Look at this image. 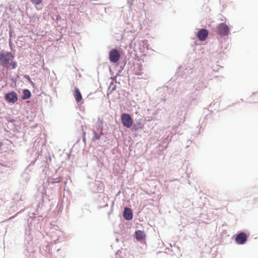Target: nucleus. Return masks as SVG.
Masks as SVG:
<instances>
[{
  "instance_id": "nucleus-1",
  "label": "nucleus",
  "mask_w": 258,
  "mask_h": 258,
  "mask_svg": "<svg viewBox=\"0 0 258 258\" xmlns=\"http://www.w3.org/2000/svg\"><path fill=\"white\" fill-rule=\"evenodd\" d=\"M14 55L11 52L4 50L0 51V66L10 69V61L14 59Z\"/></svg>"
},
{
  "instance_id": "nucleus-2",
  "label": "nucleus",
  "mask_w": 258,
  "mask_h": 258,
  "mask_svg": "<svg viewBox=\"0 0 258 258\" xmlns=\"http://www.w3.org/2000/svg\"><path fill=\"white\" fill-rule=\"evenodd\" d=\"M93 132V137L92 141L100 140L101 136L103 135V126L102 121H100L98 120V121H97Z\"/></svg>"
},
{
  "instance_id": "nucleus-3",
  "label": "nucleus",
  "mask_w": 258,
  "mask_h": 258,
  "mask_svg": "<svg viewBox=\"0 0 258 258\" xmlns=\"http://www.w3.org/2000/svg\"><path fill=\"white\" fill-rule=\"evenodd\" d=\"M89 188L93 193L102 192L103 190V184L98 180L91 181L89 183Z\"/></svg>"
},
{
  "instance_id": "nucleus-4",
  "label": "nucleus",
  "mask_w": 258,
  "mask_h": 258,
  "mask_svg": "<svg viewBox=\"0 0 258 258\" xmlns=\"http://www.w3.org/2000/svg\"><path fill=\"white\" fill-rule=\"evenodd\" d=\"M195 91L189 94L187 97L186 103L187 106L195 105L198 102L200 99V92L199 91Z\"/></svg>"
},
{
  "instance_id": "nucleus-5",
  "label": "nucleus",
  "mask_w": 258,
  "mask_h": 258,
  "mask_svg": "<svg viewBox=\"0 0 258 258\" xmlns=\"http://www.w3.org/2000/svg\"><path fill=\"white\" fill-rule=\"evenodd\" d=\"M217 33L222 36H228L230 34V28L225 23H221L216 27Z\"/></svg>"
},
{
  "instance_id": "nucleus-6",
  "label": "nucleus",
  "mask_w": 258,
  "mask_h": 258,
  "mask_svg": "<svg viewBox=\"0 0 258 258\" xmlns=\"http://www.w3.org/2000/svg\"><path fill=\"white\" fill-rule=\"evenodd\" d=\"M198 80V78H193L192 79V83H196L194 86V89H196V91H199L200 92L201 90L206 88L207 86V83L206 81L200 78L198 80V82H197Z\"/></svg>"
},
{
  "instance_id": "nucleus-7",
  "label": "nucleus",
  "mask_w": 258,
  "mask_h": 258,
  "mask_svg": "<svg viewBox=\"0 0 258 258\" xmlns=\"http://www.w3.org/2000/svg\"><path fill=\"white\" fill-rule=\"evenodd\" d=\"M121 121L123 126L130 128L133 124V119L131 115L127 113H123L120 117Z\"/></svg>"
},
{
  "instance_id": "nucleus-8",
  "label": "nucleus",
  "mask_w": 258,
  "mask_h": 258,
  "mask_svg": "<svg viewBox=\"0 0 258 258\" xmlns=\"http://www.w3.org/2000/svg\"><path fill=\"white\" fill-rule=\"evenodd\" d=\"M157 91H159L160 93H163L161 98V101L164 102H166L167 101L168 103L170 102L171 105H173L172 101L169 99V97L167 96L169 95V94H168V88L167 86H163L161 88H159L157 89Z\"/></svg>"
},
{
  "instance_id": "nucleus-9",
  "label": "nucleus",
  "mask_w": 258,
  "mask_h": 258,
  "mask_svg": "<svg viewBox=\"0 0 258 258\" xmlns=\"http://www.w3.org/2000/svg\"><path fill=\"white\" fill-rule=\"evenodd\" d=\"M5 100L9 103H15L18 100L17 94L14 91L7 93L4 97Z\"/></svg>"
},
{
  "instance_id": "nucleus-10",
  "label": "nucleus",
  "mask_w": 258,
  "mask_h": 258,
  "mask_svg": "<svg viewBox=\"0 0 258 258\" xmlns=\"http://www.w3.org/2000/svg\"><path fill=\"white\" fill-rule=\"evenodd\" d=\"M109 58L111 62L116 63L120 58V54L116 48L111 49L109 52Z\"/></svg>"
},
{
  "instance_id": "nucleus-11",
  "label": "nucleus",
  "mask_w": 258,
  "mask_h": 258,
  "mask_svg": "<svg viewBox=\"0 0 258 258\" xmlns=\"http://www.w3.org/2000/svg\"><path fill=\"white\" fill-rule=\"evenodd\" d=\"M247 235L243 232H240L235 236V241L238 244H243L247 240Z\"/></svg>"
},
{
  "instance_id": "nucleus-12",
  "label": "nucleus",
  "mask_w": 258,
  "mask_h": 258,
  "mask_svg": "<svg viewBox=\"0 0 258 258\" xmlns=\"http://www.w3.org/2000/svg\"><path fill=\"white\" fill-rule=\"evenodd\" d=\"M124 219L127 221H130L133 218V213L132 210L128 207H124L122 213Z\"/></svg>"
},
{
  "instance_id": "nucleus-13",
  "label": "nucleus",
  "mask_w": 258,
  "mask_h": 258,
  "mask_svg": "<svg viewBox=\"0 0 258 258\" xmlns=\"http://www.w3.org/2000/svg\"><path fill=\"white\" fill-rule=\"evenodd\" d=\"M192 69L189 67L186 68L182 71V77L186 80L187 81H189V79H190L192 76Z\"/></svg>"
},
{
  "instance_id": "nucleus-14",
  "label": "nucleus",
  "mask_w": 258,
  "mask_h": 258,
  "mask_svg": "<svg viewBox=\"0 0 258 258\" xmlns=\"http://www.w3.org/2000/svg\"><path fill=\"white\" fill-rule=\"evenodd\" d=\"M208 31L206 29H201L198 32L197 36L201 41H204L208 36Z\"/></svg>"
},
{
  "instance_id": "nucleus-15",
  "label": "nucleus",
  "mask_w": 258,
  "mask_h": 258,
  "mask_svg": "<svg viewBox=\"0 0 258 258\" xmlns=\"http://www.w3.org/2000/svg\"><path fill=\"white\" fill-rule=\"evenodd\" d=\"M135 235V238L138 241L142 242L146 239V234L143 231L136 230Z\"/></svg>"
},
{
  "instance_id": "nucleus-16",
  "label": "nucleus",
  "mask_w": 258,
  "mask_h": 258,
  "mask_svg": "<svg viewBox=\"0 0 258 258\" xmlns=\"http://www.w3.org/2000/svg\"><path fill=\"white\" fill-rule=\"evenodd\" d=\"M36 215L34 212H32L31 213H30L29 217L30 218L28 220V223H30L31 224L32 222L36 223V224H39L40 222V218L41 217V216H35V215Z\"/></svg>"
},
{
  "instance_id": "nucleus-17",
  "label": "nucleus",
  "mask_w": 258,
  "mask_h": 258,
  "mask_svg": "<svg viewBox=\"0 0 258 258\" xmlns=\"http://www.w3.org/2000/svg\"><path fill=\"white\" fill-rule=\"evenodd\" d=\"M30 170L27 167L22 172L21 174V180L22 181L26 183L30 179Z\"/></svg>"
},
{
  "instance_id": "nucleus-18",
  "label": "nucleus",
  "mask_w": 258,
  "mask_h": 258,
  "mask_svg": "<svg viewBox=\"0 0 258 258\" xmlns=\"http://www.w3.org/2000/svg\"><path fill=\"white\" fill-rule=\"evenodd\" d=\"M74 96L77 102H79L82 99V96L78 88L75 87Z\"/></svg>"
},
{
  "instance_id": "nucleus-19",
  "label": "nucleus",
  "mask_w": 258,
  "mask_h": 258,
  "mask_svg": "<svg viewBox=\"0 0 258 258\" xmlns=\"http://www.w3.org/2000/svg\"><path fill=\"white\" fill-rule=\"evenodd\" d=\"M132 127V131L133 132H136L139 129L143 128V125L140 120H138L134 123L133 122Z\"/></svg>"
},
{
  "instance_id": "nucleus-20",
  "label": "nucleus",
  "mask_w": 258,
  "mask_h": 258,
  "mask_svg": "<svg viewBox=\"0 0 258 258\" xmlns=\"http://www.w3.org/2000/svg\"><path fill=\"white\" fill-rule=\"evenodd\" d=\"M31 96V93L29 89H24L22 91V95L21 98L23 100L29 99Z\"/></svg>"
},
{
  "instance_id": "nucleus-21",
  "label": "nucleus",
  "mask_w": 258,
  "mask_h": 258,
  "mask_svg": "<svg viewBox=\"0 0 258 258\" xmlns=\"http://www.w3.org/2000/svg\"><path fill=\"white\" fill-rule=\"evenodd\" d=\"M40 194H41V195H40V197H39V196H38V201H39L38 205V208H42L43 202H44V195L42 192H41Z\"/></svg>"
},
{
  "instance_id": "nucleus-22",
  "label": "nucleus",
  "mask_w": 258,
  "mask_h": 258,
  "mask_svg": "<svg viewBox=\"0 0 258 258\" xmlns=\"http://www.w3.org/2000/svg\"><path fill=\"white\" fill-rule=\"evenodd\" d=\"M126 63V61L125 60L122 61H120L119 63V68L118 72L120 73L124 69V68Z\"/></svg>"
},
{
  "instance_id": "nucleus-23",
  "label": "nucleus",
  "mask_w": 258,
  "mask_h": 258,
  "mask_svg": "<svg viewBox=\"0 0 258 258\" xmlns=\"http://www.w3.org/2000/svg\"><path fill=\"white\" fill-rule=\"evenodd\" d=\"M11 67V69L13 70L15 69L17 67V62L16 60L12 59L10 61V68Z\"/></svg>"
},
{
  "instance_id": "nucleus-24",
  "label": "nucleus",
  "mask_w": 258,
  "mask_h": 258,
  "mask_svg": "<svg viewBox=\"0 0 258 258\" xmlns=\"http://www.w3.org/2000/svg\"><path fill=\"white\" fill-rule=\"evenodd\" d=\"M30 2L34 5H39L43 1V0H30Z\"/></svg>"
},
{
  "instance_id": "nucleus-25",
  "label": "nucleus",
  "mask_w": 258,
  "mask_h": 258,
  "mask_svg": "<svg viewBox=\"0 0 258 258\" xmlns=\"http://www.w3.org/2000/svg\"><path fill=\"white\" fill-rule=\"evenodd\" d=\"M23 77L26 79L29 83H31L32 85L34 84V83L32 81V80L29 75H24Z\"/></svg>"
},
{
  "instance_id": "nucleus-26",
  "label": "nucleus",
  "mask_w": 258,
  "mask_h": 258,
  "mask_svg": "<svg viewBox=\"0 0 258 258\" xmlns=\"http://www.w3.org/2000/svg\"><path fill=\"white\" fill-rule=\"evenodd\" d=\"M56 78L55 76L50 77L51 86H52L53 84L56 82Z\"/></svg>"
},
{
  "instance_id": "nucleus-27",
  "label": "nucleus",
  "mask_w": 258,
  "mask_h": 258,
  "mask_svg": "<svg viewBox=\"0 0 258 258\" xmlns=\"http://www.w3.org/2000/svg\"><path fill=\"white\" fill-rule=\"evenodd\" d=\"M84 127L85 126L84 125H81V128H82V130L83 131V141L84 142L85 144H86V138L85 137V136L86 135V133H85V132L84 130Z\"/></svg>"
},
{
  "instance_id": "nucleus-28",
  "label": "nucleus",
  "mask_w": 258,
  "mask_h": 258,
  "mask_svg": "<svg viewBox=\"0 0 258 258\" xmlns=\"http://www.w3.org/2000/svg\"><path fill=\"white\" fill-rule=\"evenodd\" d=\"M166 141L165 142L167 141V145L169 144V143L171 141V140H172V137H169V136H168L166 138Z\"/></svg>"
},
{
  "instance_id": "nucleus-29",
  "label": "nucleus",
  "mask_w": 258,
  "mask_h": 258,
  "mask_svg": "<svg viewBox=\"0 0 258 258\" xmlns=\"http://www.w3.org/2000/svg\"><path fill=\"white\" fill-rule=\"evenodd\" d=\"M219 69H220V68L218 67V66H217L216 67H215V66L213 67V71H214V72L219 71Z\"/></svg>"
},
{
  "instance_id": "nucleus-30",
  "label": "nucleus",
  "mask_w": 258,
  "mask_h": 258,
  "mask_svg": "<svg viewBox=\"0 0 258 258\" xmlns=\"http://www.w3.org/2000/svg\"><path fill=\"white\" fill-rule=\"evenodd\" d=\"M61 20V17H60V16L59 15H57L56 16V21H60Z\"/></svg>"
},
{
  "instance_id": "nucleus-31",
  "label": "nucleus",
  "mask_w": 258,
  "mask_h": 258,
  "mask_svg": "<svg viewBox=\"0 0 258 258\" xmlns=\"http://www.w3.org/2000/svg\"><path fill=\"white\" fill-rule=\"evenodd\" d=\"M59 181V180H57V179H53V180L50 181V182L51 183H57V182H58Z\"/></svg>"
},
{
  "instance_id": "nucleus-32",
  "label": "nucleus",
  "mask_w": 258,
  "mask_h": 258,
  "mask_svg": "<svg viewBox=\"0 0 258 258\" xmlns=\"http://www.w3.org/2000/svg\"><path fill=\"white\" fill-rule=\"evenodd\" d=\"M110 92H112L113 91H114L116 89V86L113 85V86L112 87L111 89H110Z\"/></svg>"
},
{
  "instance_id": "nucleus-33",
  "label": "nucleus",
  "mask_w": 258,
  "mask_h": 258,
  "mask_svg": "<svg viewBox=\"0 0 258 258\" xmlns=\"http://www.w3.org/2000/svg\"><path fill=\"white\" fill-rule=\"evenodd\" d=\"M114 85V84H113V82H111L110 83V85H109V87L108 88V90H110L111 89V87L112 86H113Z\"/></svg>"
},
{
  "instance_id": "nucleus-34",
  "label": "nucleus",
  "mask_w": 258,
  "mask_h": 258,
  "mask_svg": "<svg viewBox=\"0 0 258 258\" xmlns=\"http://www.w3.org/2000/svg\"><path fill=\"white\" fill-rule=\"evenodd\" d=\"M15 121V120L14 119H10V120L9 121V122H12V123H13V122H14Z\"/></svg>"
},
{
  "instance_id": "nucleus-35",
  "label": "nucleus",
  "mask_w": 258,
  "mask_h": 258,
  "mask_svg": "<svg viewBox=\"0 0 258 258\" xmlns=\"http://www.w3.org/2000/svg\"><path fill=\"white\" fill-rule=\"evenodd\" d=\"M12 81L13 82L16 83V81H17L16 78V79H14V78H13L12 79Z\"/></svg>"
},
{
  "instance_id": "nucleus-36",
  "label": "nucleus",
  "mask_w": 258,
  "mask_h": 258,
  "mask_svg": "<svg viewBox=\"0 0 258 258\" xmlns=\"http://www.w3.org/2000/svg\"><path fill=\"white\" fill-rule=\"evenodd\" d=\"M9 44H10L11 49H12V43L11 41H10Z\"/></svg>"
},
{
  "instance_id": "nucleus-37",
  "label": "nucleus",
  "mask_w": 258,
  "mask_h": 258,
  "mask_svg": "<svg viewBox=\"0 0 258 258\" xmlns=\"http://www.w3.org/2000/svg\"><path fill=\"white\" fill-rule=\"evenodd\" d=\"M191 142V140H188L187 142V144H189V143H190Z\"/></svg>"
},
{
  "instance_id": "nucleus-38",
  "label": "nucleus",
  "mask_w": 258,
  "mask_h": 258,
  "mask_svg": "<svg viewBox=\"0 0 258 258\" xmlns=\"http://www.w3.org/2000/svg\"><path fill=\"white\" fill-rule=\"evenodd\" d=\"M257 94H258L257 92H253V93H252V95H256Z\"/></svg>"
},
{
  "instance_id": "nucleus-39",
  "label": "nucleus",
  "mask_w": 258,
  "mask_h": 258,
  "mask_svg": "<svg viewBox=\"0 0 258 258\" xmlns=\"http://www.w3.org/2000/svg\"><path fill=\"white\" fill-rule=\"evenodd\" d=\"M25 234H27V229L26 228L25 229Z\"/></svg>"
},
{
  "instance_id": "nucleus-40",
  "label": "nucleus",
  "mask_w": 258,
  "mask_h": 258,
  "mask_svg": "<svg viewBox=\"0 0 258 258\" xmlns=\"http://www.w3.org/2000/svg\"><path fill=\"white\" fill-rule=\"evenodd\" d=\"M20 201H23V199H22V196H21V198H20Z\"/></svg>"
},
{
  "instance_id": "nucleus-41",
  "label": "nucleus",
  "mask_w": 258,
  "mask_h": 258,
  "mask_svg": "<svg viewBox=\"0 0 258 258\" xmlns=\"http://www.w3.org/2000/svg\"><path fill=\"white\" fill-rule=\"evenodd\" d=\"M60 25H57V27H60Z\"/></svg>"
},
{
  "instance_id": "nucleus-42",
  "label": "nucleus",
  "mask_w": 258,
  "mask_h": 258,
  "mask_svg": "<svg viewBox=\"0 0 258 258\" xmlns=\"http://www.w3.org/2000/svg\"><path fill=\"white\" fill-rule=\"evenodd\" d=\"M111 212L108 213V216H109V215L110 214Z\"/></svg>"
},
{
  "instance_id": "nucleus-43",
  "label": "nucleus",
  "mask_w": 258,
  "mask_h": 258,
  "mask_svg": "<svg viewBox=\"0 0 258 258\" xmlns=\"http://www.w3.org/2000/svg\"><path fill=\"white\" fill-rule=\"evenodd\" d=\"M93 1H98V0H92Z\"/></svg>"
},
{
  "instance_id": "nucleus-44",
  "label": "nucleus",
  "mask_w": 258,
  "mask_h": 258,
  "mask_svg": "<svg viewBox=\"0 0 258 258\" xmlns=\"http://www.w3.org/2000/svg\"><path fill=\"white\" fill-rule=\"evenodd\" d=\"M241 101H243V99H241Z\"/></svg>"
},
{
  "instance_id": "nucleus-45",
  "label": "nucleus",
  "mask_w": 258,
  "mask_h": 258,
  "mask_svg": "<svg viewBox=\"0 0 258 258\" xmlns=\"http://www.w3.org/2000/svg\"><path fill=\"white\" fill-rule=\"evenodd\" d=\"M116 241H118V238H116Z\"/></svg>"
},
{
  "instance_id": "nucleus-46",
  "label": "nucleus",
  "mask_w": 258,
  "mask_h": 258,
  "mask_svg": "<svg viewBox=\"0 0 258 258\" xmlns=\"http://www.w3.org/2000/svg\"><path fill=\"white\" fill-rule=\"evenodd\" d=\"M111 79H112L113 80L114 79V78H113V77H111Z\"/></svg>"
}]
</instances>
